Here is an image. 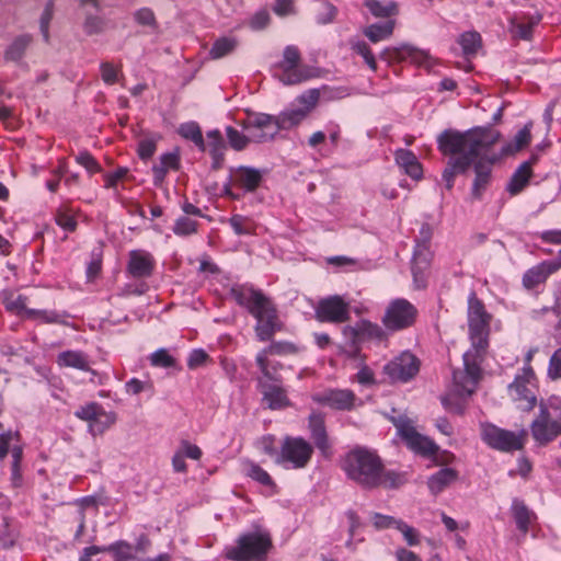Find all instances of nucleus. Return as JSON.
Returning <instances> with one entry per match:
<instances>
[{
    "label": "nucleus",
    "instance_id": "12",
    "mask_svg": "<svg viewBox=\"0 0 561 561\" xmlns=\"http://www.w3.org/2000/svg\"><path fill=\"white\" fill-rule=\"evenodd\" d=\"M399 435L405 442L408 447L422 456H433L436 454L437 445L426 436L416 432L411 422L403 416L393 420Z\"/></svg>",
    "mask_w": 561,
    "mask_h": 561
},
{
    "label": "nucleus",
    "instance_id": "62",
    "mask_svg": "<svg viewBox=\"0 0 561 561\" xmlns=\"http://www.w3.org/2000/svg\"><path fill=\"white\" fill-rule=\"evenodd\" d=\"M548 376L553 380L561 378V348H558L550 357Z\"/></svg>",
    "mask_w": 561,
    "mask_h": 561
},
{
    "label": "nucleus",
    "instance_id": "16",
    "mask_svg": "<svg viewBox=\"0 0 561 561\" xmlns=\"http://www.w3.org/2000/svg\"><path fill=\"white\" fill-rule=\"evenodd\" d=\"M493 146L483 148L482 152L476 158L474 173L476 178L472 183L471 196L474 199H480L486 186L490 183L492 164L495 162L496 157L490 154Z\"/></svg>",
    "mask_w": 561,
    "mask_h": 561
},
{
    "label": "nucleus",
    "instance_id": "49",
    "mask_svg": "<svg viewBox=\"0 0 561 561\" xmlns=\"http://www.w3.org/2000/svg\"><path fill=\"white\" fill-rule=\"evenodd\" d=\"M539 20V16H531L527 22L516 21V19L513 20L512 23L514 25L516 36L522 39H529L531 37L533 27L538 24Z\"/></svg>",
    "mask_w": 561,
    "mask_h": 561
},
{
    "label": "nucleus",
    "instance_id": "34",
    "mask_svg": "<svg viewBox=\"0 0 561 561\" xmlns=\"http://www.w3.org/2000/svg\"><path fill=\"white\" fill-rule=\"evenodd\" d=\"M533 123H527L514 137V140L502 147L501 154L510 156L527 147L531 140Z\"/></svg>",
    "mask_w": 561,
    "mask_h": 561
},
{
    "label": "nucleus",
    "instance_id": "61",
    "mask_svg": "<svg viewBox=\"0 0 561 561\" xmlns=\"http://www.w3.org/2000/svg\"><path fill=\"white\" fill-rule=\"evenodd\" d=\"M83 28L88 35L99 34L104 28V21L100 16L88 15Z\"/></svg>",
    "mask_w": 561,
    "mask_h": 561
},
{
    "label": "nucleus",
    "instance_id": "14",
    "mask_svg": "<svg viewBox=\"0 0 561 561\" xmlns=\"http://www.w3.org/2000/svg\"><path fill=\"white\" fill-rule=\"evenodd\" d=\"M300 53L296 46H286L283 51V60L278 67L282 72L278 75V79L286 85H293L300 83L309 78L307 71L300 66Z\"/></svg>",
    "mask_w": 561,
    "mask_h": 561
},
{
    "label": "nucleus",
    "instance_id": "39",
    "mask_svg": "<svg viewBox=\"0 0 561 561\" xmlns=\"http://www.w3.org/2000/svg\"><path fill=\"white\" fill-rule=\"evenodd\" d=\"M237 46L238 41L234 37H220L213 44L209 50V57L211 59H220L233 53Z\"/></svg>",
    "mask_w": 561,
    "mask_h": 561
},
{
    "label": "nucleus",
    "instance_id": "28",
    "mask_svg": "<svg viewBox=\"0 0 561 561\" xmlns=\"http://www.w3.org/2000/svg\"><path fill=\"white\" fill-rule=\"evenodd\" d=\"M180 169V154L178 151L168 152L160 157L159 163L153 164L152 173H153V183L154 185H161L164 181L167 173L170 170H179Z\"/></svg>",
    "mask_w": 561,
    "mask_h": 561
},
{
    "label": "nucleus",
    "instance_id": "29",
    "mask_svg": "<svg viewBox=\"0 0 561 561\" xmlns=\"http://www.w3.org/2000/svg\"><path fill=\"white\" fill-rule=\"evenodd\" d=\"M208 151L213 159V169L218 170L221 168L225 160L226 144L218 129L207 131Z\"/></svg>",
    "mask_w": 561,
    "mask_h": 561
},
{
    "label": "nucleus",
    "instance_id": "60",
    "mask_svg": "<svg viewBox=\"0 0 561 561\" xmlns=\"http://www.w3.org/2000/svg\"><path fill=\"white\" fill-rule=\"evenodd\" d=\"M102 80L106 84H114L118 80V70L113 64L104 61L100 66Z\"/></svg>",
    "mask_w": 561,
    "mask_h": 561
},
{
    "label": "nucleus",
    "instance_id": "10",
    "mask_svg": "<svg viewBox=\"0 0 561 561\" xmlns=\"http://www.w3.org/2000/svg\"><path fill=\"white\" fill-rule=\"evenodd\" d=\"M241 126L251 135L253 142H266L279 133L277 116L265 113H253L242 122Z\"/></svg>",
    "mask_w": 561,
    "mask_h": 561
},
{
    "label": "nucleus",
    "instance_id": "22",
    "mask_svg": "<svg viewBox=\"0 0 561 561\" xmlns=\"http://www.w3.org/2000/svg\"><path fill=\"white\" fill-rule=\"evenodd\" d=\"M264 171L252 167L239 165L230 169V178L233 184L245 192H254L262 183Z\"/></svg>",
    "mask_w": 561,
    "mask_h": 561
},
{
    "label": "nucleus",
    "instance_id": "17",
    "mask_svg": "<svg viewBox=\"0 0 561 561\" xmlns=\"http://www.w3.org/2000/svg\"><path fill=\"white\" fill-rule=\"evenodd\" d=\"M420 369L419 359L410 352H403L391 362L383 370L392 381L407 382L412 379Z\"/></svg>",
    "mask_w": 561,
    "mask_h": 561
},
{
    "label": "nucleus",
    "instance_id": "27",
    "mask_svg": "<svg viewBox=\"0 0 561 561\" xmlns=\"http://www.w3.org/2000/svg\"><path fill=\"white\" fill-rule=\"evenodd\" d=\"M397 164L413 180H420L423 175V169L416 156L407 149H398L394 152Z\"/></svg>",
    "mask_w": 561,
    "mask_h": 561
},
{
    "label": "nucleus",
    "instance_id": "2",
    "mask_svg": "<svg viewBox=\"0 0 561 561\" xmlns=\"http://www.w3.org/2000/svg\"><path fill=\"white\" fill-rule=\"evenodd\" d=\"M499 138L500 133L491 127H474L466 131L446 129L440 133L437 137L438 149L450 157L442 174L446 188L451 190L456 174L465 173L483 148L494 146Z\"/></svg>",
    "mask_w": 561,
    "mask_h": 561
},
{
    "label": "nucleus",
    "instance_id": "35",
    "mask_svg": "<svg viewBox=\"0 0 561 561\" xmlns=\"http://www.w3.org/2000/svg\"><path fill=\"white\" fill-rule=\"evenodd\" d=\"M308 114L300 106L293 104L277 115L280 129H290L306 119Z\"/></svg>",
    "mask_w": 561,
    "mask_h": 561
},
{
    "label": "nucleus",
    "instance_id": "33",
    "mask_svg": "<svg viewBox=\"0 0 561 561\" xmlns=\"http://www.w3.org/2000/svg\"><path fill=\"white\" fill-rule=\"evenodd\" d=\"M396 22L394 20H387L381 23H374L365 27L364 35L371 42L378 43L386 41L393 34Z\"/></svg>",
    "mask_w": 561,
    "mask_h": 561
},
{
    "label": "nucleus",
    "instance_id": "59",
    "mask_svg": "<svg viewBox=\"0 0 561 561\" xmlns=\"http://www.w3.org/2000/svg\"><path fill=\"white\" fill-rule=\"evenodd\" d=\"M336 13L337 10L333 4L329 2H322L317 14V21L320 24H328L334 20Z\"/></svg>",
    "mask_w": 561,
    "mask_h": 561
},
{
    "label": "nucleus",
    "instance_id": "26",
    "mask_svg": "<svg viewBox=\"0 0 561 561\" xmlns=\"http://www.w3.org/2000/svg\"><path fill=\"white\" fill-rule=\"evenodd\" d=\"M537 156L533 154L528 161L523 162L513 173L506 190L511 195L519 194L528 184L533 171L531 165L537 161Z\"/></svg>",
    "mask_w": 561,
    "mask_h": 561
},
{
    "label": "nucleus",
    "instance_id": "31",
    "mask_svg": "<svg viewBox=\"0 0 561 561\" xmlns=\"http://www.w3.org/2000/svg\"><path fill=\"white\" fill-rule=\"evenodd\" d=\"M60 367H70L83 371H90L89 357L82 351H64L57 356Z\"/></svg>",
    "mask_w": 561,
    "mask_h": 561
},
{
    "label": "nucleus",
    "instance_id": "44",
    "mask_svg": "<svg viewBox=\"0 0 561 561\" xmlns=\"http://www.w3.org/2000/svg\"><path fill=\"white\" fill-rule=\"evenodd\" d=\"M466 56L474 55L480 47L481 36L477 32H466L458 39Z\"/></svg>",
    "mask_w": 561,
    "mask_h": 561
},
{
    "label": "nucleus",
    "instance_id": "38",
    "mask_svg": "<svg viewBox=\"0 0 561 561\" xmlns=\"http://www.w3.org/2000/svg\"><path fill=\"white\" fill-rule=\"evenodd\" d=\"M75 415L83 421L99 422L101 417H105L107 423H113L114 417L106 414L98 403H90L85 407L79 408Z\"/></svg>",
    "mask_w": 561,
    "mask_h": 561
},
{
    "label": "nucleus",
    "instance_id": "36",
    "mask_svg": "<svg viewBox=\"0 0 561 561\" xmlns=\"http://www.w3.org/2000/svg\"><path fill=\"white\" fill-rule=\"evenodd\" d=\"M32 41L33 38L28 34H22L15 37L4 51L5 60L13 62L20 61L24 57Z\"/></svg>",
    "mask_w": 561,
    "mask_h": 561
},
{
    "label": "nucleus",
    "instance_id": "5",
    "mask_svg": "<svg viewBox=\"0 0 561 561\" xmlns=\"http://www.w3.org/2000/svg\"><path fill=\"white\" fill-rule=\"evenodd\" d=\"M272 547L270 534L252 531L241 535L234 546L227 547L225 557L232 561H262Z\"/></svg>",
    "mask_w": 561,
    "mask_h": 561
},
{
    "label": "nucleus",
    "instance_id": "63",
    "mask_svg": "<svg viewBox=\"0 0 561 561\" xmlns=\"http://www.w3.org/2000/svg\"><path fill=\"white\" fill-rule=\"evenodd\" d=\"M156 150L157 145L153 139L145 138L138 144V154L142 160L150 159L154 154Z\"/></svg>",
    "mask_w": 561,
    "mask_h": 561
},
{
    "label": "nucleus",
    "instance_id": "48",
    "mask_svg": "<svg viewBox=\"0 0 561 561\" xmlns=\"http://www.w3.org/2000/svg\"><path fill=\"white\" fill-rule=\"evenodd\" d=\"M247 474L263 485H274V482L271 476L267 473V471H265L263 468H261L259 465L254 462H249L247 465Z\"/></svg>",
    "mask_w": 561,
    "mask_h": 561
},
{
    "label": "nucleus",
    "instance_id": "24",
    "mask_svg": "<svg viewBox=\"0 0 561 561\" xmlns=\"http://www.w3.org/2000/svg\"><path fill=\"white\" fill-rule=\"evenodd\" d=\"M431 261L432 253L430 245L426 243H416L411 263V271L416 288L425 287L424 272L428 268Z\"/></svg>",
    "mask_w": 561,
    "mask_h": 561
},
{
    "label": "nucleus",
    "instance_id": "42",
    "mask_svg": "<svg viewBox=\"0 0 561 561\" xmlns=\"http://www.w3.org/2000/svg\"><path fill=\"white\" fill-rule=\"evenodd\" d=\"M360 340H370L381 342L387 339V334L381 327L368 320L359 321Z\"/></svg>",
    "mask_w": 561,
    "mask_h": 561
},
{
    "label": "nucleus",
    "instance_id": "4",
    "mask_svg": "<svg viewBox=\"0 0 561 561\" xmlns=\"http://www.w3.org/2000/svg\"><path fill=\"white\" fill-rule=\"evenodd\" d=\"M230 296L256 319L257 339L262 342L270 341L279 329L277 310L271 299L261 290L248 285L231 287Z\"/></svg>",
    "mask_w": 561,
    "mask_h": 561
},
{
    "label": "nucleus",
    "instance_id": "3",
    "mask_svg": "<svg viewBox=\"0 0 561 561\" xmlns=\"http://www.w3.org/2000/svg\"><path fill=\"white\" fill-rule=\"evenodd\" d=\"M342 469L346 477L363 489H376L380 485L394 488L399 476L386 471L381 459L375 453L357 447L348 451L343 461Z\"/></svg>",
    "mask_w": 561,
    "mask_h": 561
},
{
    "label": "nucleus",
    "instance_id": "53",
    "mask_svg": "<svg viewBox=\"0 0 561 561\" xmlns=\"http://www.w3.org/2000/svg\"><path fill=\"white\" fill-rule=\"evenodd\" d=\"M150 363L156 367L170 368L175 365V359L168 353L167 350L160 348L151 354Z\"/></svg>",
    "mask_w": 561,
    "mask_h": 561
},
{
    "label": "nucleus",
    "instance_id": "25",
    "mask_svg": "<svg viewBox=\"0 0 561 561\" xmlns=\"http://www.w3.org/2000/svg\"><path fill=\"white\" fill-rule=\"evenodd\" d=\"M259 386L263 394V400L272 410H279L289 405L286 391L280 386V382L268 383L263 379H259Z\"/></svg>",
    "mask_w": 561,
    "mask_h": 561
},
{
    "label": "nucleus",
    "instance_id": "37",
    "mask_svg": "<svg viewBox=\"0 0 561 561\" xmlns=\"http://www.w3.org/2000/svg\"><path fill=\"white\" fill-rule=\"evenodd\" d=\"M178 133L181 137L191 140L201 150H206V144L202 134V129L196 122L183 123L179 126Z\"/></svg>",
    "mask_w": 561,
    "mask_h": 561
},
{
    "label": "nucleus",
    "instance_id": "9",
    "mask_svg": "<svg viewBox=\"0 0 561 561\" xmlns=\"http://www.w3.org/2000/svg\"><path fill=\"white\" fill-rule=\"evenodd\" d=\"M534 377V370L527 366L523 369V374L517 375L508 387L511 398L523 411L529 412L537 405V397L533 385Z\"/></svg>",
    "mask_w": 561,
    "mask_h": 561
},
{
    "label": "nucleus",
    "instance_id": "15",
    "mask_svg": "<svg viewBox=\"0 0 561 561\" xmlns=\"http://www.w3.org/2000/svg\"><path fill=\"white\" fill-rule=\"evenodd\" d=\"M316 317L321 322H345L350 318V305L339 295L329 296L318 302Z\"/></svg>",
    "mask_w": 561,
    "mask_h": 561
},
{
    "label": "nucleus",
    "instance_id": "6",
    "mask_svg": "<svg viewBox=\"0 0 561 561\" xmlns=\"http://www.w3.org/2000/svg\"><path fill=\"white\" fill-rule=\"evenodd\" d=\"M313 455V446L302 437L285 436L276 463L285 468L302 469L308 466Z\"/></svg>",
    "mask_w": 561,
    "mask_h": 561
},
{
    "label": "nucleus",
    "instance_id": "40",
    "mask_svg": "<svg viewBox=\"0 0 561 561\" xmlns=\"http://www.w3.org/2000/svg\"><path fill=\"white\" fill-rule=\"evenodd\" d=\"M512 511L517 528L524 534L527 533L533 513L528 510L523 501L517 499L513 501Z\"/></svg>",
    "mask_w": 561,
    "mask_h": 561
},
{
    "label": "nucleus",
    "instance_id": "52",
    "mask_svg": "<svg viewBox=\"0 0 561 561\" xmlns=\"http://www.w3.org/2000/svg\"><path fill=\"white\" fill-rule=\"evenodd\" d=\"M353 50L358 54L359 56L363 57V59L365 60L366 65L373 70V71H376L377 70V62H376V58L370 49V47L368 46L367 43L365 42H357L355 43L353 46H352Z\"/></svg>",
    "mask_w": 561,
    "mask_h": 561
},
{
    "label": "nucleus",
    "instance_id": "30",
    "mask_svg": "<svg viewBox=\"0 0 561 561\" xmlns=\"http://www.w3.org/2000/svg\"><path fill=\"white\" fill-rule=\"evenodd\" d=\"M458 479V472L453 468H443L428 478L427 486L432 494H438Z\"/></svg>",
    "mask_w": 561,
    "mask_h": 561
},
{
    "label": "nucleus",
    "instance_id": "43",
    "mask_svg": "<svg viewBox=\"0 0 561 561\" xmlns=\"http://www.w3.org/2000/svg\"><path fill=\"white\" fill-rule=\"evenodd\" d=\"M229 225L237 236H249L254 233L255 225L249 217L242 215H233L229 219Z\"/></svg>",
    "mask_w": 561,
    "mask_h": 561
},
{
    "label": "nucleus",
    "instance_id": "11",
    "mask_svg": "<svg viewBox=\"0 0 561 561\" xmlns=\"http://www.w3.org/2000/svg\"><path fill=\"white\" fill-rule=\"evenodd\" d=\"M416 308L407 299L392 300L382 317V323L390 331H399L411 327L416 318Z\"/></svg>",
    "mask_w": 561,
    "mask_h": 561
},
{
    "label": "nucleus",
    "instance_id": "46",
    "mask_svg": "<svg viewBox=\"0 0 561 561\" xmlns=\"http://www.w3.org/2000/svg\"><path fill=\"white\" fill-rule=\"evenodd\" d=\"M196 231H197V221H195L186 216H182V217L178 218L174 224V227H173V232L180 237H186V236L195 233Z\"/></svg>",
    "mask_w": 561,
    "mask_h": 561
},
{
    "label": "nucleus",
    "instance_id": "23",
    "mask_svg": "<svg viewBox=\"0 0 561 561\" xmlns=\"http://www.w3.org/2000/svg\"><path fill=\"white\" fill-rule=\"evenodd\" d=\"M561 268V250L558 260L543 261L540 264L529 268L523 276V284L526 288L533 289Z\"/></svg>",
    "mask_w": 561,
    "mask_h": 561
},
{
    "label": "nucleus",
    "instance_id": "58",
    "mask_svg": "<svg viewBox=\"0 0 561 561\" xmlns=\"http://www.w3.org/2000/svg\"><path fill=\"white\" fill-rule=\"evenodd\" d=\"M69 314L67 312H58L56 310H43L41 312L39 319L44 323H57L62 325H68L67 318Z\"/></svg>",
    "mask_w": 561,
    "mask_h": 561
},
{
    "label": "nucleus",
    "instance_id": "19",
    "mask_svg": "<svg viewBox=\"0 0 561 561\" xmlns=\"http://www.w3.org/2000/svg\"><path fill=\"white\" fill-rule=\"evenodd\" d=\"M380 58L389 64L409 60L412 64L424 66L426 65L430 56L424 50L403 44L398 47H386L380 53Z\"/></svg>",
    "mask_w": 561,
    "mask_h": 561
},
{
    "label": "nucleus",
    "instance_id": "57",
    "mask_svg": "<svg viewBox=\"0 0 561 561\" xmlns=\"http://www.w3.org/2000/svg\"><path fill=\"white\" fill-rule=\"evenodd\" d=\"M53 14H54V3L51 1H48L45 5V9L41 15V21H39V28H41L43 37L46 42H48V38H49L48 28H49V23L53 19Z\"/></svg>",
    "mask_w": 561,
    "mask_h": 561
},
{
    "label": "nucleus",
    "instance_id": "13",
    "mask_svg": "<svg viewBox=\"0 0 561 561\" xmlns=\"http://www.w3.org/2000/svg\"><path fill=\"white\" fill-rule=\"evenodd\" d=\"M530 434L538 446H547L561 435V423L548 413L546 408L538 410L530 423Z\"/></svg>",
    "mask_w": 561,
    "mask_h": 561
},
{
    "label": "nucleus",
    "instance_id": "7",
    "mask_svg": "<svg viewBox=\"0 0 561 561\" xmlns=\"http://www.w3.org/2000/svg\"><path fill=\"white\" fill-rule=\"evenodd\" d=\"M137 559L133 553V546L125 540H118L108 546L84 548L79 561H137Z\"/></svg>",
    "mask_w": 561,
    "mask_h": 561
},
{
    "label": "nucleus",
    "instance_id": "50",
    "mask_svg": "<svg viewBox=\"0 0 561 561\" xmlns=\"http://www.w3.org/2000/svg\"><path fill=\"white\" fill-rule=\"evenodd\" d=\"M76 162L83 167L90 174L99 173L102 171L100 163L87 150L80 151L76 156Z\"/></svg>",
    "mask_w": 561,
    "mask_h": 561
},
{
    "label": "nucleus",
    "instance_id": "45",
    "mask_svg": "<svg viewBox=\"0 0 561 561\" xmlns=\"http://www.w3.org/2000/svg\"><path fill=\"white\" fill-rule=\"evenodd\" d=\"M226 135L230 147L237 151L245 149L249 142L252 141L251 135L249 133L248 135H244L231 126L226 128Z\"/></svg>",
    "mask_w": 561,
    "mask_h": 561
},
{
    "label": "nucleus",
    "instance_id": "47",
    "mask_svg": "<svg viewBox=\"0 0 561 561\" xmlns=\"http://www.w3.org/2000/svg\"><path fill=\"white\" fill-rule=\"evenodd\" d=\"M396 529L401 533L408 546L414 547L420 545L421 535L416 528L410 526L401 519Z\"/></svg>",
    "mask_w": 561,
    "mask_h": 561
},
{
    "label": "nucleus",
    "instance_id": "55",
    "mask_svg": "<svg viewBox=\"0 0 561 561\" xmlns=\"http://www.w3.org/2000/svg\"><path fill=\"white\" fill-rule=\"evenodd\" d=\"M135 21L142 26L154 30L157 27L156 16L151 9L141 8L134 13Z\"/></svg>",
    "mask_w": 561,
    "mask_h": 561
},
{
    "label": "nucleus",
    "instance_id": "54",
    "mask_svg": "<svg viewBox=\"0 0 561 561\" xmlns=\"http://www.w3.org/2000/svg\"><path fill=\"white\" fill-rule=\"evenodd\" d=\"M56 224L68 232H72L77 228L76 218L66 209H58L55 217Z\"/></svg>",
    "mask_w": 561,
    "mask_h": 561
},
{
    "label": "nucleus",
    "instance_id": "64",
    "mask_svg": "<svg viewBox=\"0 0 561 561\" xmlns=\"http://www.w3.org/2000/svg\"><path fill=\"white\" fill-rule=\"evenodd\" d=\"M270 22V14L267 11L256 12L250 20L249 25L254 31L263 30Z\"/></svg>",
    "mask_w": 561,
    "mask_h": 561
},
{
    "label": "nucleus",
    "instance_id": "18",
    "mask_svg": "<svg viewBox=\"0 0 561 561\" xmlns=\"http://www.w3.org/2000/svg\"><path fill=\"white\" fill-rule=\"evenodd\" d=\"M312 401L334 410L350 411L357 400L355 393L348 389H328L312 394Z\"/></svg>",
    "mask_w": 561,
    "mask_h": 561
},
{
    "label": "nucleus",
    "instance_id": "21",
    "mask_svg": "<svg viewBox=\"0 0 561 561\" xmlns=\"http://www.w3.org/2000/svg\"><path fill=\"white\" fill-rule=\"evenodd\" d=\"M156 260L145 250H133L128 254L127 273L133 278H148L153 274Z\"/></svg>",
    "mask_w": 561,
    "mask_h": 561
},
{
    "label": "nucleus",
    "instance_id": "20",
    "mask_svg": "<svg viewBox=\"0 0 561 561\" xmlns=\"http://www.w3.org/2000/svg\"><path fill=\"white\" fill-rule=\"evenodd\" d=\"M308 430L310 438L323 457L331 455V442L327 432L324 415L321 412L312 411L308 416Z\"/></svg>",
    "mask_w": 561,
    "mask_h": 561
},
{
    "label": "nucleus",
    "instance_id": "51",
    "mask_svg": "<svg viewBox=\"0 0 561 561\" xmlns=\"http://www.w3.org/2000/svg\"><path fill=\"white\" fill-rule=\"evenodd\" d=\"M319 96L320 94L318 90H309L297 98L295 104L300 106L309 115L310 112L316 107L319 101Z\"/></svg>",
    "mask_w": 561,
    "mask_h": 561
},
{
    "label": "nucleus",
    "instance_id": "56",
    "mask_svg": "<svg viewBox=\"0 0 561 561\" xmlns=\"http://www.w3.org/2000/svg\"><path fill=\"white\" fill-rule=\"evenodd\" d=\"M371 518H373V525L378 530L389 529V528H394L396 529L398 527V524L401 520V519L396 518L393 516L382 515V514H379V513H374Z\"/></svg>",
    "mask_w": 561,
    "mask_h": 561
},
{
    "label": "nucleus",
    "instance_id": "8",
    "mask_svg": "<svg viewBox=\"0 0 561 561\" xmlns=\"http://www.w3.org/2000/svg\"><path fill=\"white\" fill-rule=\"evenodd\" d=\"M526 437L527 431L524 428L514 433L489 424L482 430V438L490 447L506 453L522 449Z\"/></svg>",
    "mask_w": 561,
    "mask_h": 561
},
{
    "label": "nucleus",
    "instance_id": "1",
    "mask_svg": "<svg viewBox=\"0 0 561 561\" xmlns=\"http://www.w3.org/2000/svg\"><path fill=\"white\" fill-rule=\"evenodd\" d=\"M467 319L471 348L463 354V370L453 373L455 391L459 397H469L474 392L481 378L480 364L489 346L492 316L474 291L468 297Z\"/></svg>",
    "mask_w": 561,
    "mask_h": 561
},
{
    "label": "nucleus",
    "instance_id": "32",
    "mask_svg": "<svg viewBox=\"0 0 561 561\" xmlns=\"http://www.w3.org/2000/svg\"><path fill=\"white\" fill-rule=\"evenodd\" d=\"M255 362L262 373L261 379L266 382L271 381V383L282 382L279 371L283 368V365L279 362L270 360L268 356L264 355V353H257Z\"/></svg>",
    "mask_w": 561,
    "mask_h": 561
},
{
    "label": "nucleus",
    "instance_id": "41",
    "mask_svg": "<svg viewBox=\"0 0 561 561\" xmlns=\"http://www.w3.org/2000/svg\"><path fill=\"white\" fill-rule=\"evenodd\" d=\"M365 7L376 18H390L398 13V8L394 2L382 3L378 0H366Z\"/></svg>",
    "mask_w": 561,
    "mask_h": 561
}]
</instances>
